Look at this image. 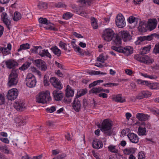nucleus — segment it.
<instances>
[{"mask_svg":"<svg viewBox=\"0 0 159 159\" xmlns=\"http://www.w3.org/2000/svg\"><path fill=\"white\" fill-rule=\"evenodd\" d=\"M98 96L103 98H107L108 97L107 95V94L103 93H101L99 94Z\"/></svg>","mask_w":159,"mask_h":159,"instance_id":"338daca9","label":"nucleus"},{"mask_svg":"<svg viewBox=\"0 0 159 159\" xmlns=\"http://www.w3.org/2000/svg\"><path fill=\"white\" fill-rule=\"evenodd\" d=\"M146 128L145 127H143L141 126L139 127L138 131V133L139 136H143L146 135Z\"/></svg>","mask_w":159,"mask_h":159,"instance_id":"c756f323","label":"nucleus"},{"mask_svg":"<svg viewBox=\"0 0 159 159\" xmlns=\"http://www.w3.org/2000/svg\"><path fill=\"white\" fill-rule=\"evenodd\" d=\"M66 155L65 153H62L58 155L57 157L58 159H64V158L66 157Z\"/></svg>","mask_w":159,"mask_h":159,"instance_id":"774afa93","label":"nucleus"},{"mask_svg":"<svg viewBox=\"0 0 159 159\" xmlns=\"http://www.w3.org/2000/svg\"><path fill=\"white\" fill-rule=\"evenodd\" d=\"M133 51V48L131 47L127 46L124 48V54L126 55L132 54Z\"/></svg>","mask_w":159,"mask_h":159,"instance_id":"2f4dec72","label":"nucleus"},{"mask_svg":"<svg viewBox=\"0 0 159 159\" xmlns=\"http://www.w3.org/2000/svg\"><path fill=\"white\" fill-rule=\"evenodd\" d=\"M146 28V25L144 22L143 21H140L139 23V25L138 27L139 31L141 32H146L147 30Z\"/></svg>","mask_w":159,"mask_h":159,"instance_id":"393cba45","label":"nucleus"},{"mask_svg":"<svg viewBox=\"0 0 159 159\" xmlns=\"http://www.w3.org/2000/svg\"><path fill=\"white\" fill-rule=\"evenodd\" d=\"M39 55L42 57H44L46 56L50 58H51L52 56L48 52V50H43L39 52Z\"/></svg>","mask_w":159,"mask_h":159,"instance_id":"cd10ccee","label":"nucleus"},{"mask_svg":"<svg viewBox=\"0 0 159 159\" xmlns=\"http://www.w3.org/2000/svg\"><path fill=\"white\" fill-rule=\"evenodd\" d=\"M82 103L84 108L86 109V107L88 105V103L85 98H84L83 99Z\"/></svg>","mask_w":159,"mask_h":159,"instance_id":"0e129e2a","label":"nucleus"},{"mask_svg":"<svg viewBox=\"0 0 159 159\" xmlns=\"http://www.w3.org/2000/svg\"><path fill=\"white\" fill-rule=\"evenodd\" d=\"M5 102V97L1 94V106L4 104Z\"/></svg>","mask_w":159,"mask_h":159,"instance_id":"680f3d73","label":"nucleus"},{"mask_svg":"<svg viewBox=\"0 0 159 159\" xmlns=\"http://www.w3.org/2000/svg\"><path fill=\"white\" fill-rule=\"evenodd\" d=\"M38 7L40 9H45L47 7V4L45 2H40Z\"/></svg>","mask_w":159,"mask_h":159,"instance_id":"49530a36","label":"nucleus"},{"mask_svg":"<svg viewBox=\"0 0 159 159\" xmlns=\"http://www.w3.org/2000/svg\"><path fill=\"white\" fill-rule=\"evenodd\" d=\"M43 64H42L39 68L42 71H45L47 69V67L46 63L43 62Z\"/></svg>","mask_w":159,"mask_h":159,"instance_id":"3c124183","label":"nucleus"},{"mask_svg":"<svg viewBox=\"0 0 159 159\" xmlns=\"http://www.w3.org/2000/svg\"><path fill=\"white\" fill-rule=\"evenodd\" d=\"M1 141L3 143L6 144H8L9 143V140L6 138H1Z\"/></svg>","mask_w":159,"mask_h":159,"instance_id":"052dcab7","label":"nucleus"},{"mask_svg":"<svg viewBox=\"0 0 159 159\" xmlns=\"http://www.w3.org/2000/svg\"><path fill=\"white\" fill-rule=\"evenodd\" d=\"M77 13L83 16H87V13L83 11H80V10L76 11Z\"/></svg>","mask_w":159,"mask_h":159,"instance_id":"6e6d98bb","label":"nucleus"},{"mask_svg":"<svg viewBox=\"0 0 159 159\" xmlns=\"http://www.w3.org/2000/svg\"><path fill=\"white\" fill-rule=\"evenodd\" d=\"M153 51L155 54L159 53V43H158L155 44Z\"/></svg>","mask_w":159,"mask_h":159,"instance_id":"de8ad7c7","label":"nucleus"},{"mask_svg":"<svg viewBox=\"0 0 159 159\" xmlns=\"http://www.w3.org/2000/svg\"><path fill=\"white\" fill-rule=\"evenodd\" d=\"M2 20L3 23L6 25V26L8 29L10 30V26H11V20L9 19L7 13L6 12H2L1 15Z\"/></svg>","mask_w":159,"mask_h":159,"instance_id":"9b49d317","label":"nucleus"},{"mask_svg":"<svg viewBox=\"0 0 159 159\" xmlns=\"http://www.w3.org/2000/svg\"><path fill=\"white\" fill-rule=\"evenodd\" d=\"M65 91L66 92V96L67 97H72L74 95V90L72 89V88L69 85L67 86Z\"/></svg>","mask_w":159,"mask_h":159,"instance_id":"4be33fe9","label":"nucleus"},{"mask_svg":"<svg viewBox=\"0 0 159 159\" xmlns=\"http://www.w3.org/2000/svg\"><path fill=\"white\" fill-rule=\"evenodd\" d=\"M102 87L93 88L90 90L89 92L96 94L102 92Z\"/></svg>","mask_w":159,"mask_h":159,"instance_id":"a19ab883","label":"nucleus"},{"mask_svg":"<svg viewBox=\"0 0 159 159\" xmlns=\"http://www.w3.org/2000/svg\"><path fill=\"white\" fill-rule=\"evenodd\" d=\"M15 122L21 126L23 125L26 123L25 119L21 116H19L16 118Z\"/></svg>","mask_w":159,"mask_h":159,"instance_id":"a878e982","label":"nucleus"},{"mask_svg":"<svg viewBox=\"0 0 159 159\" xmlns=\"http://www.w3.org/2000/svg\"><path fill=\"white\" fill-rule=\"evenodd\" d=\"M87 92V90L86 89H80L79 91L78 90L77 94L76 96L77 97H80L82 96L85 94Z\"/></svg>","mask_w":159,"mask_h":159,"instance_id":"e433bc0d","label":"nucleus"},{"mask_svg":"<svg viewBox=\"0 0 159 159\" xmlns=\"http://www.w3.org/2000/svg\"><path fill=\"white\" fill-rule=\"evenodd\" d=\"M48 76L45 75L44 77L43 83L44 84L45 86H48L49 84V82L48 81Z\"/></svg>","mask_w":159,"mask_h":159,"instance_id":"603ef678","label":"nucleus"},{"mask_svg":"<svg viewBox=\"0 0 159 159\" xmlns=\"http://www.w3.org/2000/svg\"><path fill=\"white\" fill-rule=\"evenodd\" d=\"M63 101L66 103H70L71 102V98L70 97H67L66 96L63 99Z\"/></svg>","mask_w":159,"mask_h":159,"instance_id":"864d4df0","label":"nucleus"},{"mask_svg":"<svg viewBox=\"0 0 159 159\" xmlns=\"http://www.w3.org/2000/svg\"><path fill=\"white\" fill-rule=\"evenodd\" d=\"M24 103L21 101L17 102L14 105L15 108L17 111H23L24 108Z\"/></svg>","mask_w":159,"mask_h":159,"instance_id":"5701e85b","label":"nucleus"},{"mask_svg":"<svg viewBox=\"0 0 159 159\" xmlns=\"http://www.w3.org/2000/svg\"><path fill=\"white\" fill-rule=\"evenodd\" d=\"M50 94H47L45 92H40L36 96V101L42 104L48 103L51 101Z\"/></svg>","mask_w":159,"mask_h":159,"instance_id":"7ed1b4c3","label":"nucleus"},{"mask_svg":"<svg viewBox=\"0 0 159 159\" xmlns=\"http://www.w3.org/2000/svg\"><path fill=\"white\" fill-rule=\"evenodd\" d=\"M46 110L47 111H49V113H52L56 110V108L54 106H52L50 108H47Z\"/></svg>","mask_w":159,"mask_h":159,"instance_id":"5fc2aeb1","label":"nucleus"},{"mask_svg":"<svg viewBox=\"0 0 159 159\" xmlns=\"http://www.w3.org/2000/svg\"><path fill=\"white\" fill-rule=\"evenodd\" d=\"M127 136L129 140L132 143H136L139 142V137L136 134L132 133H129L127 134Z\"/></svg>","mask_w":159,"mask_h":159,"instance_id":"dca6fc26","label":"nucleus"},{"mask_svg":"<svg viewBox=\"0 0 159 159\" xmlns=\"http://www.w3.org/2000/svg\"><path fill=\"white\" fill-rule=\"evenodd\" d=\"M115 34V33L111 29L108 28L103 31L102 37L104 40L110 41L112 39Z\"/></svg>","mask_w":159,"mask_h":159,"instance_id":"0eeeda50","label":"nucleus"},{"mask_svg":"<svg viewBox=\"0 0 159 159\" xmlns=\"http://www.w3.org/2000/svg\"><path fill=\"white\" fill-rule=\"evenodd\" d=\"M2 52L3 56L8 54L10 52L6 48H1V52Z\"/></svg>","mask_w":159,"mask_h":159,"instance_id":"09e8293b","label":"nucleus"},{"mask_svg":"<svg viewBox=\"0 0 159 159\" xmlns=\"http://www.w3.org/2000/svg\"><path fill=\"white\" fill-rule=\"evenodd\" d=\"M6 65L7 67L9 69L13 68L16 66H18V63L14 60H9L5 62Z\"/></svg>","mask_w":159,"mask_h":159,"instance_id":"aec40b11","label":"nucleus"},{"mask_svg":"<svg viewBox=\"0 0 159 159\" xmlns=\"http://www.w3.org/2000/svg\"><path fill=\"white\" fill-rule=\"evenodd\" d=\"M151 48V45H149L147 47H145L143 48H142L140 50L139 54H141V55H144L149 52Z\"/></svg>","mask_w":159,"mask_h":159,"instance_id":"bb28decb","label":"nucleus"},{"mask_svg":"<svg viewBox=\"0 0 159 159\" xmlns=\"http://www.w3.org/2000/svg\"><path fill=\"white\" fill-rule=\"evenodd\" d=\"M90 20L91 25L93 29H97L98 27L97 19L93 17H91Z\"/></svg>","mask_w":159,"mask_h":159,"instance_id":"473e14b6","label":"nucleus"},{"mask_svg":"<svg viewBox=\"0 0 159 159\" xmlns=\"http://www.w3.org/2000/svg\"><path fill=\"white\" fill-rule=\"evenodd\" d=\"M148 23L150 30H152L155 28L157 24L156 19H149Z\"/></svg>","mask_w":159,"mask_h":159,"instance_id":"a211bd4d","label":"nucleus"},{"mask_svg":"<svg viewBox=\"0 0 159 159\" xmlns=\"http://www.w3.org/2000/svg\"><path fill=\"white\" fill-rule=\"evenodd\" d=\"M57 89L53 91L52 95L54 99L56 101H61L63 98V93Z\"/></svg>","mask_w":159,"mask_h":159,"instance_id":"f8f14e48","label":"nucleus"},{"mask_svg":"<svg viewBox=\"0 0 159 159\" xmlns=\"http://www.w3.org/2000/svg\"><path fill=\"white\" fill-rule=\"evenodd\" d=\"M77 97L75 96L73 102L72 103L73 107L74 110L76 112H79L80 109L81 104L80 102Z\"/></svg>","mask_w":159,"mask_h":159,"instance_id":"ddd939ff","label":"nucleus"},{"mask_svg":"<svg viewBox=\"0 0 159 159\" xmlns=\"http://www.w3.org/2000/svg\"><path fill=\"white\" fill-rule=\"evenodd\" d=\"M25 82L27 86L32 88L35 86L37 81L35 76L31 73H29L26 76Z\"/></svg>","mask_w":159,"mask_h":159,"instance_id":"423d86ee","label":"nucleus"},{"mask_svg":"<svg viewBox=\"0 0 159 159\" xmlns=\"http://www.w3.org/2000/svg\"><path fill=\"white\" fill-rule=\"evenodd\" d=\"M21 16L20 13L18 11L15 12L13 17L14 20L15 21H18L21 19Z\"/></svg>","mask_w":159,"mask_h":159,"instance_id":"c03bdc74","label":"nucleus"},{"mask_svg":"<svg viewBox=\"0 0 159 159\" xmlns=\"http://www.w3.org/2000/svg\"><path fill=\"white\" fill-rule=\"evenodd\" d=\"M50 82L53 86L57 89L61 90L63 88L62 84L55 77L51 78L50 79Z\"/></svg>","mask_w":159,"mask_h":159,"instance_id":"9d476101","label":"nucleus"},{"mask_svg":"<svg viewBox=\"0 0 159 159\" xmlns=\"http://www.w3.org/2000/svg\"><path fill=\"white\" fill-rule=\"evenodd\" d=\"M107 56L105 57L103 55V54L99 55V57L97 58L98 61L101 62L102 63H104V61L106 60L108 58Z\"/></svg>","mask_w":159,"mask_h":159,"instance_id":"79ce46f5","label":"nucleus"},{"mask_svg":"<svg viewBox=\"0 0 159 159\" xmlns=\"http://www.w3.org/2000/svg\"><path fill=\"white\" fill-rule=\"evenodd\" d=\"M154 38L159 39V34L153 33L149 35L142 36L137 38V40L135 42L136 44H140V43L144 41H151Z\"/></svg>","mask_w":159,"mask_h":159,"instance_id":"39448f33","label":"nucleus"},{"mask_svg":"<svg viewBox=\"0 0 159 159\" xmlns=\"http://www.w3.org/2000/svg\"><path fill=\"white\" fill-rule=\"evenodd\" d=\"M137 82L139 84H143L145 85L146 84H148V81H143L140 79L137 80Z\"/></svg>","mask_w":159,"mask_h":159,"instance_id":"13d9d810","label":"nucleus"},{"mask_svg":"<svg viewBox=\"0 0 159 159\" xmlns=\"http://www.w3.org/2000/svg\"><path fill=\"white\" fill-rule=\"evenodd\" d=\"M136 118L140 121H145L148 120L149 116L147 114L143 113H137L136 116Z\"/></svg>","mask_w":159,"mask_h":159,"instance_id":"412c9836","label":"nucleus"},{"mask_svg":"<svg viewBox=\"0 0 159 159\" xmlns=\"http://www.w3.org/2000/svg\"><path fill=\"white\" fill-rule=\"evenodd\" d=\"M92 145L94 148L98 149L103 147V143L99 139H95L93 141Z\"/></svg>","mask_w":159,"mask_h":159,"instance_id":"2eb2a0df","label":"nucleus"},{"mask_svg":"<svg viewBox=\"0 0 159 159\" xmlns=\"http://www.w3.org/2000/svg\"><path fill=\"white\" fill-rule=\"evenodd\" d=\"M73 14L71 13L67 12L63 15V17L64 19L68 20L72 17Z\"/></svg>","mask_w":159,"mask_h":159,"instance_id":"a18cd8bd","label":"nucleus"},{"mask_svg":"<svg viewBox=\"0 0 159 159\" xmlns=\"http://www.w3.org/2000/svg\"><path fill=\"white\" fill-rule=\"evenodd\" d=\"M150 92L147 91H141L136 96V98L139 99H141L144 98H147L151 96Z\"/></svg>","mask_w":159,"mask_h":159,"instance_id":"4468645a","label":"nucleus"},{"mask_svg":"<svg viewBox=\"0 0 159 159\" xmlns=\"http://www.w3.org/2000/svg\"><path fill=\"white\" fill-rule=\"evenodd\" d=\"M112 125L108 119L104 120L102 123L101 130L104 132L105 134L107 136H110L112 133L111 130Z\"/></svg>","mask_w":159,"mask_h":159,"instance_id":"f03ea898","label":"nucleus"},{"mask_svg":"<svg viewBox=\"0 0 159 159\" xmlns=\"http://www.w3.org/2000/svg\"><path fill=\"white\" fill-rule=\"evenodd\" d=\"M134 58L140 62L147 64H152L154 61L152 58L146 55L136 54L134 56Z\"/></svg>","mask_w":159,"mask_h":159,"instance_id":"20e7f679","label":"nucleus"},{"mask_svg":"<svg viewBox=\"0 0 159 159\" xmlns=\"http://www.w3.org/2000/svg\"><path fill=\"white\" fill-rule=\"evenodd\" d=\"M1 151L4 153L7 154H9L10 152L7 146L5 144L1 145Z\"/></svg>","mask_w":159,"mask_h":159,"instance_id":"c9c22d12","label":"nucleus"},{"mask_svg":"<svg viewBox=\"0 0 159 159\" xmlns=\"http://www.w3.org/2000/svg\"><path fill=\"white\" fill-rule=\"evenodd\" d=\"M145 85L148 86L151 89H156L157 88L156 86L154 83H149L148 81V84H146Z\"/></svg>","mask_w":159,"mask_h":159,"instance_id":"8fccbe9b","label":"nucleus"},{"mask_svg":"<svg viewBox=\"0 0 159 159\" xmlns=\"http://www.w3.org/2000/svg\"><path fill=\"white\" fill-rule=\"evenodd\" d=\"M19 70L18 69H13L8 77V85L11 87L17 84L19 78Z\"/></svg>","mask_w":159,"mask_h":159,"instance_id":"f257e3e1","label":"nucleus"},{"mask_svg":"<svg viewBox=\"0 0 159 159\" xmlns=\"http://www.w3.org/2000/svg\"><path fill=\"white\" fill-rule=\"evenodd\" d=\"M74 49L75 52H79V53H80L81 55L84 54L83 53H82V49H81V48L79 47H76L74 48Z\"/></svg>","mask_w":159,"mask_h":159,"instance_id":"4d7b16f0","label":"nucleus"},{"mask_svg":"<svg viewBox=\"0 0 159 159\" xmlns=\"http://www.w3.org/2000/svg\"><path fill=\"white\" fill-rule=\"evenodd\" d=\"M121 33L122 38L124 42L130 40L132 39L129 32L124 30L121 31Z\"/></svg>","mask_w":159,"mask_h":159,"instance_id":"f3484780","label":"nucleus"},{"mask_svg":"<svg viewBox=\"0 0 159 159\" xmlns=\"http://www.w3.org/2000/svg\"><path fill=\"white\" fill-rule=\"evenodd\" d=\"M31 64V62H27L23 64L21 67H19V69L22 70H26L30 66Z\"/></svg>","mask_w":159,"mask_h":159,"instance_id":"ea45409f","label":"nucleus"},{"mask_svg":"<svg viewBox=\"0 0 159 159\" xmlns=\"http://www.w3.org/2000/svg\"><path fill=\"white\" fill-rule=\"evenodd\" d=\"M39 23L42 24H46L47 25H49L50 24L53 25V24L51 23L50 21L48 20L46 18L40 17L39 19Z\"/></svg>","mask_w":159,"mask_h":159,"instance_id":"7c9ffc66","label":"nucleus"},{"mask_svg":"<svg viewBox=\"0 0 159 159\" xmlns=\"http://www.w3.org/2000/svg\"><path fill=\"white\" fill-rule=\"evenodd\" d=\"M116 25L119 28H123L125 26V19L124 16L121 14H118L116 16Z\"/></svg>","mask_w":159,"mask_h":159,"instance_id":"6e6552de","label":"nucleus"},{"mask_svg":"<svg viewBox=\"0 0 159 159\" xmlns=\"http://www.w3.org/2000/svg\"><path fill=\"white\" fill-rule=\"evenodd\" d=\"M136 149L133 148H131L129 149H125L124 152L126 154H133L135 153Z\"/></svg>","mask_w":159,"mask_h":159,"instance_id":"58836bf2","label":"nucleus"},{"mask_svg":"<svg viewBox=\"0 0 159 159\" xmlns=\"http://www.w3.org/2000/svg\"><path fill=\"white\" fill-rule=\"evenodd\" d=\"M50 49L55 55H57L58 57L60 56L61 54V51L57 46H52L50 48Z\"/></svg>","mask_w":159,"mask_h":159,"instance_id":"b1692460","label":"nucleus"},{"mask_svg":"<svg viewBox=\"0 0 159 159\" xmlns=\"http://www.w3.org/2000/svg\"><path fill=\"white\" fill-rule=\"evenodd\" d=\"M108 149L109 151L111 152L117 153L118 152V150L116 148V146L112 145H110L108 147Z\"/></svg>","mask_w":159,"mask_h":159,"instance_id":"37998d69","label":"nucleus"},{"mask_svg":"<svg viewBox=\"0 0 159 159\" xmlns=\"http://www.w3.org/2000/svg\"><path fill=\"white\" fill-rule=\"evenodd\" d=\"M135 19L134 17L131 16L128 19V21L130 23H132L135 21Z\"/></svg>","mask_w":159,"mask_h":159,"instance_id":"e2e57ef3","label":"nucleus"},{"mask_svg":"<svg viewBox=\"0 0 159 159\" xmlns=\"http://www.w3.org/2000/svg\"><path fill=\"white\" fill-rule=\"evenodd\" d=\"M67 44L64 43L61 41H60L59 43V47L62 49H63L65 51H67V52H70L71 51L70 49H69L67 48Z\"/></svg>","mask_w":159,"mask_h":159,"instance_id":"c85d7f7f","label":"nucleus"},{"mask_svg":"<svg viewBox=\"0 0 159 159\" xmlns=\"http://www.w3.org/2000/svg\"><path fill=\"white\" fill-rule=\"evenodd\" d=\"M114 42L117 45L121 44V39L119 36L117 34H115V36L112 38Z\"/></svg>","mask_w":159,"mask_h":159,"instance_id":"72a5a7b5","label":"nucleus"},{"mask_svg":"<svg viewBox=\"0 0 159 159\" xmlns=\"http://www.w3.org/2000/svg\"><path fill=\"white\" fill-rule=\"evenodd\" d=\"M18 95L17 89L15 88H13L8 91L7 96L8 100H12L16 99Z\"/></svg>","mask_w":159,"mask_h":159,"instance_id":"1a4fd4ad","label":"nucleus"},{"mask_svg":"<svg viewBox=\"0 0 159 159\" xmlns=\"http://www.w3.org/2000/svg\"><path fill=\"white\" fill-rule=\"evenodd\" d=\"M43 62H45V61L40 59H37L33 60V63L36 66L39 68L40 67V66L43 64Z\"/></svg>","mask_w":159,"mask_h":159,"instance_id":"4c0bfd02","label":"nucleus"},{"mask_svg":"<svg viewBox=\"0 0 159 159\" xmlns=\"http://www.w3.org/2000/svg\"><path fill=\"white\" fill-rule=\"evenodd\" d=\"M30 48V46L29 43H24L20 45V48L17 50V51L18 52H19L21 50L29 49Z\"/></svg>","mask_w":159,"mask_h":159,"instance_id":"f704fd0d","label":"nucleus"},{"mask_svg":"<svg viewBox=\"0 0 159 159\" xmlns=\"http://www.w3.org/2000/svg\"><path fill=\"white\" fill-rule=\"evenodd\" d=\"M112 100L117 102L123 103L126 102L125 98H122L120 94L114 95L112 97Z\"/></svg>","mask_w":159,"mask_h":159,"instance_id":"6ab92c4d","label":"nucleus"},{"mask_svg":"<svg viewBox=\"0 0 159 159\" xmlns=\"http://www.w3.org/2000/svg\"><path fill=\"white\" fill-rule=\"evenodd\" d=\"M145 155L143 153L139 152L138 155V159H144Z\"/></svg>","mask_w":159,"mask_h":159,"instance_id":"69168bd1","label":"nucleus"},{"mask_svg":"<svg viewBox=\"0 0 159 159\" xmlns=\"http://www.w3.org/2000/svg\"><path fill=\"white\" fill-rule=\"evenodd\" d=\"M141 75L143 76V77H144L145 78H148L151 79H154V77L153 76H152L148 75L146 73H141Z\"/></svg>","mask_w":159,"mask_h":159,"instance_id":"bf43d9fd","label":"nucleus"}]
</instances>
